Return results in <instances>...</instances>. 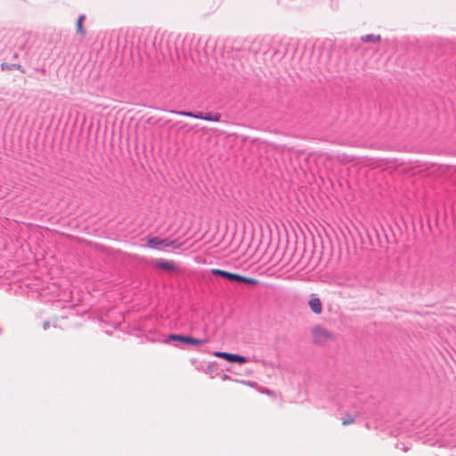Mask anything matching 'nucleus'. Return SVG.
<instances>
[{
    "instance_id": "14",
    "label": "nucleus",
    "mask_w": 456,
    "mask_h": 456,
    "mask_svg": "<svg viewBox=\"0 0 456 456\" xmlns=\"http://www.w3.org/2000/svg\"><path fill=\"white\" fill-rule=\"evenodd\" d=\"M354 421V419L350 417L349 415L346 416V418H345L343 419V425H348V424H351Z\"/></svg>"
},
{
    "instance_id": "9",
    "label": "nucleus",
    "mask_w": 456,
    "mask_h": 456,
    "mask_svg": "<svg viewBox=\"0 0 456 456\" xmlns=\"http://www.w3.org/2000/svg\"><path fill=\"white\" fill-rule=\"evenodd\" d=\"M362 40L363 42H371V41H379L380 40V36H374V35H371V34H369V35H365L363 37H362Z\"/></svg>"
},
{
    "instance_id": "8",
    "label": "nucleus",
    "mask_w": 456,
    "mask_h": 456,
    "mask_svg": "<svg viewBox=\"0 0 456 456\" xmlns=\"http://www.w3.org/2000/svg\"><path fill=\"white\" fill-rule=\"evenodd\" d=\"M204 120L217 122L220 120V114L218 113H207L204 114Z\"/></svg>"
},
{
    "instance_id": "17",
    "label": "nucleus",
    "mask_w": 456,
    "mask_h": 456,
    "mask_svg": "<svg viewBox=\"0 0 456 456\" xmlns=\"http://www.w3.org/2000/svg\"><path fill=\"white\" fill-rule=\"evenodd\" d=\"M49 326H50V322H47V321H46V322H44V324H43V328H44V330L48 329V328H49Z\"/></svg>"
},
{
    "instance_id": "2",
    "label": "nucleus",
    "mask_w": 456,
    "mask_h": 456,
    "mask_svg": "<svg viewBox=\"0 0 456 456\" xmlns=\"http://www.w3.org/2000/svg\"><path fill=\"white\" fill-rule=\"evenodd\" d=\"M168 340L181 341V342L191 344L193 346H202L208 342L206 339H199V338H191L189 336H183V335H176V334H171L168 337Z\"/></svg>"
},
{
    "instance_id": "16",
    "label": "nucleus",
    "mask_w": 456,
    "mask_h": 456,
    "mask_svg": "<svg viewBox=\"0 0 456 456\" xmlns=\"http://www.w3.org/2000/svg\"><path fill=\"white\" fill-rule=\"evenodd\" d=\"M193 118L198 119H204V114L203 113H194Z\"/></svg>"
},
{
    "instance_id": "4",
    "label": "nucleus",
    "mask_w": 456,
    "mask_h": 456,
    "mask_svg": "<svg viewBox=\"0 0 456 456\" xmlns=\"http://www.w3.org/2000/svg\"><path fill=\"white\" fill-rule=\"evenodd\" d=\"M212 273L214 274H217V275H220L221 277L226 278L230 281H240V276H241V275H239L236 273H229V272L224 271V270H220V269H214L212 271Z\"/></svg>"
},
{
    "instance_id": "3",
    "label": "nucleus",
    "mask_w": 456,
    "mask_h": 456,
    "mask_svg": "<svg viewBox=\"0 0 456 456\" xmlns=\"http://www.w3.org/2000/svg\"><path fill=\"white\" fill-rule=\"evenodd\" d=\"M215 355L216 357L225 359L230 362L245 363L247 362V358L244 356L226 352H216L215 353Z\"/></svg>"
},
{
    "instance_id": "5",
    "label": "nucleus",
    "mask_w": 456,
    "mask_h": 456,
    "mask_svg": "<svg viewBox=\"0 0 456 456\" xmlns=\"http://www.w3.org/2000/svg\"><path fill=\"white\" fill-rule=\"evenodd\" d=\"M309 305L314 314L322 313V303L318 297L311 298Z\"/></svg>"
},
{
    "instance_id": "12",
    "label": "nucleus",
    "mask_w": 456,
    "mask_h": 456,
    "mask_svg": "<svg viewBox=\"0 0 456 456\" xmlns=\"http://www.w3.org/2000/svg\"><path fill=\"white\" fill-rule=\"evenodd\" d=\"M240 281L248 283V284H252V285H256L257 283V281L256 279L248 278V277H244V276H240Z\"/></svg>"
},
{
    "instance_id": "7",
    "label": "nucleus",
    "mask_w": 456,
    "mask_h": 456,
    "mask_svg": "<svg viewBox=\"0 0 456 456\" xmlns=\"http://www.w3.org/2000/svg\"><path fill=\"white\" fill-rule=\"evenodd\" d=\"M157 265L164 270L171 271L174 269V264L171 261L160 260L158 262Z\"/></svg>"
},
{
    "instance_id": "13",
    "label": "nucleus",
    "mask_w": 456,
    "mask_h": 456,
    "mask_svg": "<svg viewBox=\"0 0 456 456\" xmlns=\"http://www.w3.org/2000/svg\"><path fill=\"white\" fill-rule=\"evenodd\" d=\"M17 69L20 71L24 72L23 68L20 65H19V64H13V65H11V66L2 64V69Z\"/></svg>"
},
{
    "instance_id": "1",
    "label": "nucleus",
    "mask_w": 456,
    "mask_h": 456,
    "mask_svg": "<svg viewBox=\"0 0 456 456\" xmlns=\"http://www.w3.org/2000/svg\"><path fill=\"white\" fill-rule=\"evenodd\" d=\"M312 333L314 343L318 345H324L327 341L333 339V335L320 325L315 326Z\"/></svg>"
},
{
    "instance_id": "15",
    "label": "nucleus",
    "mask_w": 456,
    "mask_h": 456,
    "mask_svg": "<svg viewBox=\"0 0 456 456\" xmlns=\"http://www.w3.org/2000/svg\"><path fill=\"white\" fill-rule=\"evenodd\" d=\"M176 113L179 114V115H182V116L192 117V118H193V115H194V113L190 112V111H178Z\"/></svg>"
},
{
    "instance_id": "10",
    "label": "nucleus",
    "mask_w": 456,
    "mask_h": 456,
    "mask_svg": "<svg viewBox=\"0 0 456 456\" xmlns=\"http://www.w3.org/2000/svg\"><path fill=\"white\" fill-rule=\"evenodd\" d=\"M84 19H85V15H80L77 20V32L80 33L81 35L85 34V29L82 25Z\"/></svg>"
},
{
    "instance_id": "6",
    "label": "nucleus",
    "mask_w": 456,
    "mask_h": 456,
    "mask_svg": "<svg viewBox=\"0 0 456 456\" xmlns=\"http://www.w3.org/2000/svg\"><path fill=\"white\" fill-rule=\"evenodd\" d=\"M167 240H161L158 237H153L148 240V245L153 248H159L160 246H165Z\"/></svg>"
},
{
    "instance_id": "11",
    "label": "nucleus",
    "mask_w": 456,
    "mask_h": 456,
    "mask_svg": "<svg viewBox=\"0 0 456 456\" xmlns=\"http://www.w3.org/2000/svg\"><path fill=\"white\" fill-rule=\"evenodd\" d=\"M165 246L167 247H172L174 248H179L182 244L178 242L177 240H167V242L165 243Z\"/></svg>"
}]
</instances>
